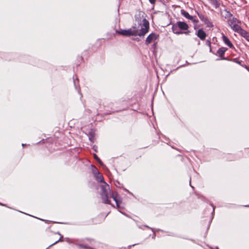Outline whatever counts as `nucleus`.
Instances as JSON below:
<instances>
[{
    "mask_svg": "<svg viewBox=\"0 0 249 249\" xmlns=\"http://www.w3.org/2000/svg\"><path fill=\"white\" fill-rule=\"evenodd\" d=\"M235 62H236V63H237V64H241V62H240V61H239L237 60V61H236Z\"/></svg>",
    "mask_w": 249,
    "mask_h": 249,
    "instance_id": "obj_20",
    "label": "nucleus"
},
{
    "mask_svg": "<svg viewBox=\"0 0 249 249\" xmlns=\"http://www.w3.org/2000/svg\"><path fill=\"white\" fill-rule=\"evenodd\" d=\"M181 13L182 16L186 18L192 20L194 23H197L198 22V20L197 19L195 18L194 17L190 16L189 14L185 10H182L181 11Z\"/></svg>",
    "mask_w": 249,
    "mask_h": 249,
    "instance_id": "obj_7",
    "label": "nucleus"
},
{
    "mask_svg": "<svg viewBox=\"0 0 249 249\" xmlns=\"http://www.w3.org/2000/svg\"><path fill=\"white\" fill-rule=\"evenodd\" d=\"M241 22L235 18H232L228 19L229 26L235 32L237 33L242 29L240 25Z\"/></svg>",
    "mask_w": 249,
    "mask_h": 249,
    "instance_id": "obj_4",
    "label": "nucleus"
},
{
    "mask_svg": "<svg viewBox=\"0 0 249 249\" xmlns=\"http://www.w3.org/2000/svg\"><path fill=\"white\" fill-rule=\"evenodd\" d=\"M217 249H219L218 248H217Z\"/></svg>",
    "mask_w": 249,
    "mask_h": 249,
    "instance_id": "obj_23",
    "label": "nucleus"
},
{
    "mask_svg": "<svg viewBox=\"0 0 249 249\" xmlns=\"http://www.w3.org/2000/svg\"><path fill=\"white\" fill-rule=\"evenodd\" d=\"M245 67L248 70V71L249 72V67L245 66Z\"/></svg>",
    "mask_w": 249,
    "mask_h": 249,
    "instance_id": "obj_19",
    "label": "nucleus"
},
{
    "mask_svg": "<svg viewBox=\"0 0 249 249\" xmlns=\"http://www.w3.org/2000/svg\"><path fill=\"white\" fill-rule=\"evenodd\" d=\"M95 167H94V169H93V173H94V174H95V172H96V170H95Z\"/></svg>",
    "mask_w": 249,
    "mask_h": 249,
    "instance_id": "obj_21",
    "label": "nucleus"
},
{
    "mask_svg": "<svg viewBox=\"0 0 249 249\" xmlns=\"http://www.w3.org/2000/svg\"><path fill=\"white\" fill-rule=\"evenodd\" d=\"M101 196L103 202L105 204H110V201L108 199L110 197L115 201L117 207L120 208L121 200L118 194L112 191L110 189L109 185L106 182H104V184L101 185Z\"/></svg>",
    "mask_w": 249,
    "mask_h": 249,
    "instance_id": "obj_1",
    "label": "nucleus"
},
{
    "mask_svg": "<svg viewBox=\"0 0 249 249\" xmlns=\"http://www.w3.org/2000/svg\"><path fill=\"white\" fill-rule=\"evenodd\" d=\"M222 39L224 43L228 45L230 48H233V45L227 36H226L224 35H223Z\"/></svg>",
    "mask_w": 249,
    "mask_h": 249,
    "instance_id": "obj_12",
    "label": "nucleus"
},
{
    "mask_svg": "<svg viewBox=\"0 0 249 249\" xmlns=\"http://www.w3.org/2000/svg\"><path fill=\"white\" fill-rule=\"evenodd\" d=\"M172 31L176 35L185 34L188 35L190 33L188 25L183 21H178L176 23L173 24Z\"/></svg>",
    "mask_w": 249,
    "mask_h": 249,
    "instance_id": "obj_3",
    "label": "nucleus"
},
{
    "mask_svg": "<svg viewBox=\"0 0 249 249\" xmlns=\"http://www.w3.org/2000/svg\"><path fill=\"white\" fill-rule=\"evenodd\" d=\"M81 247V248H84V249H92V248H90V247H88L85 245H80V246Z\"/></svg>",
    "mask_w": 249,
    "mask_h": 249,
    "instance_id": "obj_16",
    "label": "nucleus"
},
{
    "mask_svg": "<svg viewBox=\"0 0 249 249\" xmlns=\"http://www.w3.org/2000/svg\"><path fill=\"white\" fill-rule=\"evenodd\" d=\"M60 240V239H59V240H58V241H56V242H55L53 244H55V243H57V242H58Z\"/></svg>",
    "mask_w": 249,
    "mask_h": 249,
    "instance_id": "obj_22",
    "label": "nucleus"
},
{
    "mask_svg": "<svg viewBox=\"0 0 249 249\" xmlns=\"http://www.w3.org/2000/svg\"><path fill=\"white\" fill-rule=\"evenodd\" d=\"M196 35L201 40H204L206 37V34L202 29H199Z\"/></svg>",
    "mask_w": 249,
    "mask_h": 249,
    "instance_id": "obj_10",
    "label": "nucleus"
},
{
    "mask_svg": "<svg viewBox=\"0 0 249 249\" xmlns=\"http://www.w3.org/2000/svg\"><path fill=\"white\" fill-rule=\"evenodd\" d=\"M227 50V49L225 47H221L218 50L217 53L221 58V59H225L223 56Z\"/></svg>",
    "mask_w": 249,
    "mask_h": 249,
    "instance_id": "obj_11",
    "label": "nucleus"
},
{
    "mask_svg": "<svg viewBox=\"0 0 249 249\" xmlns=\"http://www.w3.org/2000/svg\"><path fill=\"white\" fill-rule=\"evenodd\" d=\"M207 44H208V45L209 46L211 47V42H210V41L207 40Z\"/></svg>",
    "mask_w": 249,
    "mask_h": 249,
    "instance_id": "obj_18",
    "label": "nucleus"
},
{
    "mask_svg": "<svg viewBox=\"0 0 249 249\" xmlns=\"http://www.w3.org/2000/svg\"><path fill=\"white\" fill-rule=\"evenodd\" d=\"M225 12L226 13L225 16V18H231L232 17V15L229 11H228L227 10H225Z\"/></svg>",
    "mask_w": 249,
    "mask_h": 249,
    "instance_id": "obj_14",
    "label": "nucleus"
},
{
    "mask_svg": "<svg viewBox=\"0 0 249 249\" xmlns=\"http://www.w3.org/2000/svg\"><path fill=\"white\" fill-rule=\"evenodd\" d=\"M96 172L95 173V177L96 178V180L100 182H105L104 181L103 176L101 174H100L96 168H95Z\"/></svg>",
    "mask_w": 249,
    "mask_h": 249,
    "instance_id": "obj_9",
    "label": "nucleus"
},
{
    "mask_svg": "<svg viewBox=\"0 0 249 249\" xmlns=\"http://www.w3.org/2000/svg\"><path fill=\"white\" fill-rule=\"evenodd\" d=\"M240 36L245 38L249 42V33L245 30L242 29L238 33Z\"/></svg>",
    "mask_w": 249,
    "mask_h": 249,
    "instance_id": "obj_8",
    "label": "nucleus"
},
{
    "mask_svg": "<svg viewBox=\"0 0 249 249\" xmlns=\"http://www.w3.org/2000/svg\"><path fill=\"white\" fill-rule=\"evenodd\" d=\"M197 15L201 20L204 22L207 27H212L213 26V23L210 21L208 18L199 13H197Z\"/></svg>",
    "mask_w": 249,
    "mask_h": 249,
    "instance_id": "obj_5",
    "label": "nucleus"
},
{
    "mask_svg": "<svg viewBox=\"0 0 249 249\" xmlns=\"http://www.w3.org/2000/svg\"><path fill=\"white\" fill-rule=\"evenodd\" d=\"M142 26L140 31L136 30L135 28H133V29L131 28L128 30H120L118 32V33L125 36H143L148 32L149 28V22L146 19H144L142 20Z\"/></svg>",
    "mask_w": 249,
    "mask_h": 249,
    "instance_id": "obj_2",
    "label": "nucleus"
},
{
    "mask_svg": "<svg viewBox=\"0 0 249 249\" xmlns=\"http://www.w3.org/2000/svg\"><path fill=\"white\" fill-rule=\"evenodd\" d=\"M212 4H213L215 8H217L219 6V3L217 0H209Z\"/></svg>",
    "mask_w": 249,
    "mask_h": 249,
    "instance_id": "obj_13",
    "label": "nucleus"
},
{
    "mask_svg": "<svg viewBox=\"0 0 249 249\" xmlns=\"http://www.w3.org/2000/svg\"><path fill=\"white\" fill-rule=\"evenodd\" d=\"M159 37V35L152 33L150 34L146 38L145 40V43L148 45L151 43L152 41L156 40Z\"/></svg>",
    "mask_w": 249,
    "mask_h": 249,
    "instance_id": "obj_6",
    "label": "nucleus"
},
{
    "mask_svg": "<svg viewBox=\"0 0 249 249\" xmlns=\"http://www.w3.org/2000/svg\"><path fill=\"white\" fill-rule=\"evenodd\" d=\"M156 0H149V2L152 4H154L155 3Z\"/></svg>",
    "mask_w": 249,
    "mask_h": 249,
    "instance_id": "obj_17",
    "label": "nucleus"
},
{
    "mask_svg": "<svg viewBox=\"0 0 249 249\" xmlns=\"http://www.w3.org/2000/svg\"><path fill=\"white\" fill-rule=\"evenodd\" d=\"M94 158L97 161H98V162L99 163H100V164H102L101 160H100V159L98 157V156L96 154H94Z\"/></svg>",
    "mask_w": 249,
    "mask_h": 249,
    "instance_id": "obj_15",
    "label": "nucleus"
}]
</instances>
